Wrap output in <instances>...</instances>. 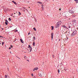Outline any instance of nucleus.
Segmentation results:
<instances>
[{"mask_svg": "<svg viewBox=\"0 0 78 78\" xmlns=\"http://www.w3.org/2000/svg\"><path fill=\"white\" fill-rule=\"evenodd\" d=\"M59 41H60V39L59 40Z\"/></svg>", "mask_w": 78, "mask_h": 78, "instance_id": "45", "label": "nucleus"}, {"mask_svg": "<svg viewBox=\"0 0 78 78\" xmlns=\"http://www.w3.org/2000/svg\"><path fill=\"white\" fill-rule=\"evenodd\" d=\"M0 37H2L3 38V37L2 36L0 35Z\"/></svg>", "mask_w": 78, "mask_h": 78, "instance_id": "22", "label": "nucleus"}, {"mask_svg": "<svg viewBox=\"0 0 78 78\" xmlns=\"http://www.w3.org/2000/svg\"><path fill=\"white\" fill-rule=\"evenodd\" d=\"M33 37L34 38V39H35H35H36V38H35V37Z\"/></svg>", "mask_w": 78, "mask_h": 78, "instance_id": "35", "label": "nucleus"}, {"mask_svg": "<svg viewBox=\"0 0 78 78\" xmlns=\"http://www.w3.org/2000/svg\"><path fill=\"white\" fill-rule=\"evenodd\" d=\"M37 3H39V4H42V2H39V1H38L37 2Z\"/></svg>", "mask_w": 78, "mask_h": 78, "instance_id": "14", "label": "nucleus"}, {"mask_svg": "<svg viewBox=\"0 0 78 78\" xmlns=\"http://www.w3.org/2000/svg\"><path fill=\"white\" fill-rule=\"evenodd\" d=\"M37 69H38V68H37V67L35 68H34L33 70L34 71L35 70H37Z\"/></svg>", "mask_w": 78, "mask_h": 78, "instance_id": "5", "label": "nucleus"}, {"mask_svg": "<svg viewBox=\"0 0 78 78\" xmlns=\"http://www.w3.org/2000/svg\"><path fill=\"white\" fill-rule=\"evenodd\" d=\"M11 47L10 48V47H9V49H11Z\"/></svg>", "mask_w": 78, "mask_h": 78, "instance_id": "27", "label": "nucleus"}, {"mask_svg": "<svg viewBox=\"0 0 78 78\" xmlns=\"http://www.w3.org/2000/svg\"><path fill=\"white\" fill-rule=\"evenodd\" d=\"M5 23L6 25H8V23L6 22H5Z\"/></svg>", "mask_w": 78, "mask_h": 78, "instance_id": "17", "label": "nucleus"}, {"mask_svg": "<svg viewBox=\"0 0 78 78\" xmlns=\"http://www.w3.org/2000/svg\"><path fill=\"white\" fill-rule=\"evenodd\" d=\"M12 2H13V3H14V4H15V5H16V2L14 1H12Z\"/></svg>", "mask_w": 78, "mask_h": 78, "instance_id": "11", "label": "nucleus"}, {"mask_svg": "<svg viewBox=\"0 0 78 78\" xmlns=\"http://www.w3.org/2000/svg\"><path fill=\"white\" fill-rule=\"evenodd\" d=\"M1 28V25H0V28Z\"/></svg>", "mask_w": 78, "mask_h": 78, "instance_id": "38", "label": "nucleus"}, {"mask_svg": "<svg viewBox=\"0 0 78 78\" xmlns=\"http://www.w3.org/2000/svg\"><path fill=\"white\" fill-rule=\"evenodd\" d=\"M9 21H11V19L10 18H9Z\"/></svg>", "mask_w": 78, "mask_h": 78, "instance_id": "15", "label": "nucleus"}, {"mask_svg": "<svg viewBox=\"0 0 78 78\" xmlns=\"http://www.w3.org/2000/svg\"><path fill=\"white\" fill-rule=\"evenodd\" d=\"M77 31L76 30H74L73 32L71 34V36H75V34H76V32Z\"/></svg>", "mask_w": 78, "mask_h": 78, "instance_id": "2", "label": "nucleus"}, {"mask_svg": "<svg viewBox=\"0 0 78 78\" xmlns=\"http://www.w3.org/2000/svg\"><path fill=\"white\" fill-rule=\"evenodd\" d=\"M68 28H70V26L68 27Z\"/></svg>", "mask_w": 78, "mask_h": 78, "instance_id": "30", "label": "nucleus"}, {"mask_svg": "<svg viewBox=\"0 0 78 78\" xmlns=\"http://www.w3.org/2000/svg\"><path fill=\"white\" fill-rule=\"evenodd\" d=\"M20 41H21V42H22L23 44V40L22 39H20Z\"/></svg>", "mask_w": 78, "mask_h": 78, "instance_id": "12", "label": "nucleus"}, {"mask_svg": "<svg viewBox=\"0 0 78 78\" xmlns=\"http://www.w3.org/2000/svg\"><path fill=\"white\" fill-rule=\"evenodd\" d=\"M59 11H61V8H60V9H59Z\"/></svg>", "mask_w": 78, "mask_h": 78, "instance_id": "34", "label": "nucleus"}, {"mask_svg": "<svg viewBox=\"0 0 78 78\" xmlns=\"http://www.w3.org/2000/svg\"><path fill=\"white\" fill-rule=\"evenodd\" d=\"M16 14V13H14V14Z\"/></svg>", "mask_w": 78, "mask_h": 78, "instance_id": "47", "label": "nucleus"}, {"mask_svg": "<svg viewBox=\"0 0 78 78\" xmlns=\"http://www.w3.org/2000/svg\"><path fill=\"white\" fill-rule=\"evenodd\" d=\"M4 44H5V43L4 42H2V45H4Z\"/></svg>", "mask_w": 78, "mask_h": 78, "instance_id": "16", "label": "nucleus"}, {"mask_svg": "<svg viewBox=\"0 0 78 78\" xmlns=\"http://www.w3.org/2000/svg\"><path fill=\"white\" fill-rule=\"evenodd\" d=\"M5 22H7V23H8V21H7V20H5Z\"/></svg>", "mask_w": 78, "mask_h": 78, "instance_id": "26", "label": "nucleus"}, {"mask_svg": "<svg viewBox=\"0 0 78 78\" xmlns=\"http://www.w3.org/2000/svg\"><path fill=\"white\" fill-rule=\"evenodd\" d=\"M51 27L52 28V30H53V26H51Z\"/></svg>", "mask_w": 78, "mask_h": 78, "instance_id": "18", "label": "nucleus"}, {"mask_svg": "<svg viewBox=\"0 0 78 78\" xmlns=\"http://www.w3.org/2000/svg\"><path fill=\"white\" fill-rule=\"evenodd\" d=\"M31 75H32V76H33V74H31Z\"/></svg>", "mask_w": 78, "mask_h": 78, "instance_id": "36", "label": "nucleus"}, {"mask_svg": "<svg viewBox=\"0 0 78 78\" xmlns=\"http://www.w3.org/2000/svg\"><path fill=\"white\" fill-rule=\"evenodd\" d=\"M61 24V21H59L56 23L55 26V28H58V27H59V25H60Z\"/></svg>", "mask_w": 78, "mask_h": 78, "instance_id": "1", "label": "nucleus"}, {"mask_svg": "<svg viewBox=\"0 0 78 78\" xmlns=\"http://www.w3.org/2000/svg\"><path fill=\"white\" fill-rule=\"evenodd\" d=\"M29 8H30V7H29Z\"/></svg>", "mask_w": 78, "mask_h": 78, "instance_id": "44", "label": "nucleus"}, {"mask_svg": "<svg viewBox=\"0 0 78 78\" xmlns=\"http://www.w3.org/2000/svg\"><path fill=\"white\" fill-rule=\"evenodd\" d=\"M67 70V69H65V71H66V70Z\"/></svg>", "mask_w": 78, "mask_h": 78, "instance_id": "28", "label": "nucleus"}, {"mask_svg": "<svg viewBox=\"0 0 78 78\" xmlns=\"http://www.w3.org/2000/svg\"><path fill=\"white\" fill-rule=\"evenodd\" d=\"M58 72L59 73V69L58 70Z\"/></svg>", "mask_w": 78, "mask_h": 78, "instance_id": "25", "label": "nucleus"}, {"mask_svg": "<svg viewBox=\"0 0 78 78\" xmlns=\"http://www.w3.org/2000/svg\"><path fill=\"white\" fill-rule=\"evenodd\" d=\"M10 53H11V52H10Z\"/></svg>", "mask_w": 78, "mask_h": 78, "instance_id": "41", "label": "nucleus"}, {"mask_svg": "<svg viewBox=\"0 0 78 78\" xmlns=\"http://www.w3.org/2000/svg\"><path fill=\"white\" fill-rule=\"evenodd\" d=\"M53 33H51V38H52V40H53Z\"/></svg>", "mask_w": 78, "mask_h": 78, "instance_id": "6", "label": "nucleus"}, {"mask_svg": "<svg viewBox=\"0 0 78 78\" xmlns=\"http://www.w3.org/2000/svg\"><path fill=\"white\" fill-rule=\"evenodd\" d=\"M18 15L19 16H20V15H21V13H20V12H19Z\"/></svg>", "mask_w": 78, "mask_h": 78, "instance_id": "13", "label": "nucleus"}, {"mask_svg": "<svg viewBox=\"0 0 78 78\" xmlns=\"http://www.w3.org/2000/svg\"><path fill=\"white\" fill-rule=\"evenodd\" d=\"M69 12H70V13H71V14H74V11L71 10L69 11Z\"/></svg>", "mask_w": 78, "mask_h": 78, "instance_id": "3", "label": "nucleus"}, {"mask_svg": "<svg viewBox=\"0 0 78 78\" xmlns=\"http://www.w3.org/2000/svg\"><path fill=\"white\" fill-rule=\"evenodd\" d=\"M0 45H1V43H0Z\"/></svg>", "mask_w": 78, "mask_h": 78, "instance_id": "43", "label": "nucleus"}, {"mask_svg": "<svg viewBox=\"0 0 78 78\" xmlns=\"http://www.w3.org/2000/svg\"><path fill=\"white\" fill-rule=\"evenodd\" d=\"M41 8H44V6L43 5H41Z\"/></svg>", "mask_w": 78, "mask_h": 78, "instance_id": "23", "label": "nucleus"}, {"mask_svg": "<svg viewBox=\"0 0 78 78\" xmlns=\"http://www.w3.org/2000/svg\"><path fill=\"white\" fill-rule=\"evenodd\" d=\"M10 47H11V48L12 47V45H11V46H10Z\"/></svg>", "mask_w": 78, "mask_h": 78, "instance_id": "31", "label": "nucleus"}, {"mask_svg": "<svg viewBox=\"0 0 78 78\" xmlns=\"http://www.w3.org/2000/svg\"><path fill=\"white\" fill-rule=\"evenodd\" d=\"M30 34V33H28V35H29V34Z\"/></svg>", "mask_w": 78, "mask_h": 78, "instance_id": "29", "label": "nucleus"}, {"mask_svg": "<svg viewBox=\"0 0 78 78\" xmlns=\"http://www.w3.org/2000/svg\"><path fill=\"white\" fill-rule=\"evenodd\" d=\"M7 77H8V76H6V75H5V78H7Z\"/></svg>", "mask_w": 78, "mask_h": 78, "instance_id": "21", "label": "nucleus"}, {"mask_svg": "<svg viewBox=\"0 0 78 78\" xmlns=\"http://www.w3.org/2000/svg\"><path fill=\"white\" fill-rule=\"evenodd\" d=\"M33 29L34 30H35V31H36V28H34Z\"/></svg>", "mask_w": 78, "mask_h": 78, "instance_id": "20", "label": "nucleus"}, {"mask_svg": "<svg viewBox=\"0 0 78 78\" xmlns=\"http://www.w3.org/2000/svg\"><path fill=\"white\" fill-rule=\"evenodd\" d=\"M73 17H75V16H73Z\"/></svg>", "mask_w": 78, "mask_h": 78, "instance_id": "40", "label": "nucleus"}, {"mask_svg": "<svg viewBox=\"0 0 78 78\" xmlns=\"http://www.w3.org/2000/svg\"><path fill=\"white\" fill-rule=\"evenodd\" d=\"M30 52H31V51L32 50V48L31 47L30 48Z\"/></svg>", "mask_w": 78, "mask_h": 78, "instance_id": "9", "label": "nucleus"}, {"mask_svg": "<svg viewBox=\"0 0 78 78\" xmlns=\"http://www.w3.org/2000/svg\"><path fill=\"white\" fill-rule=\"evenodd\" d=\"M67 33V31H66V32H65V33H64V34H65H65H66V33Z\"/></svg>", "mask_w": 78, "mask_h": 78, "instance_id": "24", "label": "nucleus"}, {"mask_svg": "<svg viewBox=\"0 0 78 78\" xmlns=\"http://www.w3.org/2000/svg\"><path fill=\"white\" fill-rule=\"evenodd\" d=\"M74 1H78V0H74Z\"/></svg>", "mask_w": 78, "mask_h": 78, "instance_id": "37", "label": "nucleus"}, {"mask_svg": "<svg viewBox=\"0 0 78 78\" xmlns=\"http://www.w3.org/2000/svg\"><path fill=\"white\" fill-rule=\"evenodd\" d=\"M75 22H76V20H75L72 21V22H73V25H75Z\"/></svg>", "mask_w": 78, "mask_h": 78, "instance_id": "4", "label": "nucleus"}, {"mask_svg": "<svg viewBox=\"0 0 78 78\" xmlns=\"http://www.w3.org/2000/svg\"><path fill=\"white\" fill-rule=\"evenodd\" d=\"M62 27L64 28H65V29H66V28L67 27H66V26H65L64 25H62Z\"/></svg>", "mask_w": 78, "mask_h": 78, "instance_id": "8", "label": "nucleus"}, {"mask_svg": "<svg viewBox=\"0 0 78 78\" xmlns=\"http://www.w3.org/2000/svg\"><path fill=\"white\" fill-rule=\"evenodd\" d=\"M2 30H3V28H2Z\"/></svg>", "mask_w": 78, "mask_h": 78, "instance_id": "42", "label": "nucleus"}, {"mask_svg": "<svg viewBox=\"0 0 78 78\" xmlns=\"http://www.w3.org/2000/svg\"><path fill=\"white\" fill-rule=\"evenodd\" d=\"M52 58H55V56L54 55H52Z\"/></svg>", "mask_w": 78, "mask_h": 78, "instance_id": "19", "label": "nucleus"}, {"mask_svg": "<svg viewBox=\"0 0 78 78\" xmlns=\"http://www.w3.org/2000/svg\"><path fill=\"white\" fill-rule=\"evenodd\" d=\"M30 45H29V48H30Z\"/></svg>", "mask_w": 78, "mask_h": 78, "instance_id": "33", "label": "nucleus"}, {"mask_svg": "<svg viewBox=\"0 0 78 78\" xmlns=\"http://www.w3.org/2000/svg\"><path fill=\"white\" fill-rule=\"evenodd\" d=\"M76 29H77V30H78V27H77V28H76Z\"/></svg>", "mask_w": 78, "mask_h": 78, "instance_id": "39", "label": "nucleus"}, {"mask_svg": "<svg viewBox=\"0 0 78 78\" xmlns=\"http://www.w3.org/2000/svg\"><path fill=\"white\" fill-rule=\"evenodd\" d=\"M19 58V59H20V58Z\"/></svg>", "mask_w": 78, "mask_h": 78, "instance_id": "46", "label": "nucleus"}, {"mask_svg": "<svg viewBox=\"0 0 78 78\" xmlns=\"http://www.w3.org/2000/svg\"><path fill=\"white\" fill-rule=\"evenodd\" d=\"M17 31V30H15V32H16Z\"/></svg>", "mask_w": 78, "mask_h": 78, "instance_id": "32", "label": "nucleus"}, {"mask_svg": "<svg viewBox=\"0 0 78 78\" xmlns=\"http://www.w3.org/2000/svg\"><path fill=\"white\" fill-rule=\"evenodd\" d=\"M39 75L40 76H42L43 75V73H41L39 74Z\"/></svg>", "mask_w": 78, "mask_h": 78, "instance_id": "7", "label": "nucleus"}, {"mask_svg": "<svg viewBox=\"0 0 78 78\" xmlns=\"http://www.w3.org/2000/svg\"><path fill=\"white\" fill-rule=\"evenodd\" d=\"M33 46H35V42H34L33 43Z\"/></svg>", "mask_w": 78, "mask_h": 78, "instance_id": "10", "label": "nucleus"}]
</instances>
